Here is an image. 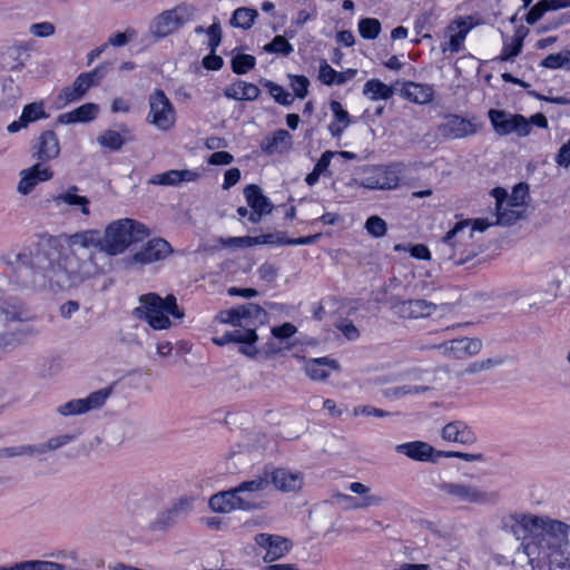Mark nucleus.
<instances>
[{
  "label": "nucleus",
  "instance_id": "1",
  "mask_svg": "<svg viewBox=\"0 0 570 570\" xmlns=\"http://www.w3.org/2000/svg\"><path fill=\"white\" fill-rule=\"evenodd\" d=\"M59 240L43 238L36 248H24L4 257L13 281L32 289L76 288L99 274L95 254L58 250Z\"/></svg>",
  "mask_w": 570,
  "mask_h": 570
},
{
  "label": "nucleus",
  "instance_id": "2",
  "mask_svg": "<svg viewBox=\"0 0 570 570\" xmlns=\"http://www.w3.org/2000/svg\"><path fill=\"white\" fill-rule=\"evenodd\" d=\"M267 490V476L257 474L237 487L220 491L209 498V508L218 513L257 511L266 507L263 493Z\"/></svg>",
  "mask_w": 570,
  "mask_h": 570
},
{
  "label": "nucleus",
  "instance_id": "3",
  "mask_svg": "<svg viewBox=\"0 0 570 570\" xmlns=\"http://www.w3.org/2000/svg\"><path fill=\"white\" fill-rule=\"evenodd\" d=\"M470 225V219H462L442 237L438 245L442 263L464 265L482 252L481 246L473 242L472 233L466 232Z\"/></svg>",
  "mask_w": 570,
  "mask_h": 570
},
{
  "label": "nucleus",
  "instance_id": "4",
  "mask_svg": "<svg viewBox=\"0 0 570 570\" xmlns=\"http://www.w3.org/2000/svg\"><path fill=\"white\" fill-rule=\"evenodd\" d=\"M139 306L134 308L132 315L146 321L154 330H166L171 326L169 315L174 320L183 321L185 313L179 308L175 295L161 297L156 293L144 294L139 297Z\"/></svg>",
  "mask_w": 570,
  "mask_h": 570
},
{
  "label": "nucleus",
  "instance_id": "5",
  "mask_svg": "<svg viewBox=\"0 0 570 570\" xmlns=\"http://www.w3.org/2000/svg\"><path fill=\"white\" fill-rule=\"evenodd\" d=\"M149 236L148 228L131 218L111 222L101 235V252L109 256L122 254L132 243L142 242Z\"/></svg>",
  "mask_w": 570,
  "mask_h": 570
},
{
  "label": "nucleus",
  "instance_id": "6",
  "mask_svg": "<svg viewBox=\"0 0 570 570\" xmlns=\"http://www.w3.org/2000/svg\"><path fill=\"white\" fill-rule=\"evenodd\" d=\"M539 523L535 541L523 542L520 546L530 563H533L542 554L547 556L549 550L559 549L563 543L568 542L570 525L567 523L548 517H542V522Z\"/></svg>",
  "mask_w": 570,
  "mask_h": 570
},
{
  "label": "nucleus",
  "instance_id": "7",
  "mask_svg": "<svg viewBox=\"0 0 570 570\" xmlns=\"http://www.w3.org/2000/svg\"><path fill=\"white\" fill-rule=\"evenodd\" d=\"M438 489L453 503L483 505L494 503L498 498L493 492L462 482L445 481Z\"/></svg>",
  "mask_w": 570,
  "mask_h": 570
},
{
  "label": "nucleus",
  "instance_id": "8",
  "mask_svg": "<svg viewBox=\"0 0 570 570\" xmlns=\"http://www.w3.org/2000/svg\"><path fill=\"white\" fill-rule=\"evenodd\" d=\"M149 112L147 121L159 130L167 131L174 127L176 121V111L166 94L156 89L149 95Z\"/></svg>",
  "mask_w": 570,
  "mask_h": 570
},
{
  "label": "nucleus",
  "instance_id": "9",
  "mask_svg": "<svg viewBox=\"0 0 570 570\" xmlns=\"http://www.w3.org/2000/svg\"><path fill=\"white\" fill-rule=\"evenodd\" d=\"M542 517L531 513L513 512L502 518V530L511 533L517 540L523 542L535 541L538 525Z\"/></svg>",
  "mask_w": 570,
  "mask_h": 570
},
{
  "label": "nucleus",
  "instance_id": "10",
  "mask_svg": "<svg viewBox=\"0 0 570 570\" xmlns=\"http://www.w3.org/2000/svg\"><path fill=\"white\" fill-rule=\"evenodd\" d=\"M194 12L195 8L187 4L166 10L155 18L150 31L157 38H164L184 26Z\"/></svg>",
  "mask_w": 570,
  "mask_h": 570
},
{
  "label": "nucleus",
  "instance_id": "11",
  "mask_svg": "<svg viewBox=\"0 0 570 570\" xmlns=\"http://www.w3.org/2000/svg\"><path fill=\"white\" fill-rule=\"evenodd\" d=\"M488 116L494 131L500 136L515 132L519 137H525L530 134V122L522 115H512L504 110L490 109Z\"/></svg>",
  "mask_w": 570,
  "mask_h": 570
},
{
  "label": "nucleus",
  "instance_id": "12",
  "mask_svg": "<svg viewBox=\"0 0 570 570\" xmlns=\"http://www.w3.org/2000/svg\"><path fill=\"white\" fill-rule=\"evenodd\" d=\"M194 499L183 497L177 499L170 507L160 511L149 523L151 531L164 532L174 527L179 520L187 517L193 510Z\"/></svg>",
  "mask_w": 570,
  "mask_h": 570
},
{
  "label": "nucleus",
  "instance_id": "13",
  "mask_svg": "<svg viewBox=\"0 0 570 570\" xmlns=\"http://www.w3.org/2000/svg\"><path fill=\"white\" fill-rule=\"evenodd\" d=\"M111 387L100 389L90 393L85 399H75L60 405L57 412L62 416H69L100 409L111 395Z\"/></svg>",
  "mask_w": 570,
  "mask_h": 570
},
{
  "label": "nucleus",
  "instance_id": "14",
  "mask_svg": "<svg viewBox=\"0 0 570 570\" xmlns=\"http://www.w3.org/2000/svg\"><path fill=\"white\" fill-rule=\"evenodd\" d=\"M364 174L357 185L367 189H394L400 183L397 171L391 166L367 167Z\"/></svg>",
  "mask_w": 570,
  "mask_h": 570
},
{
  "label": "nucleus",
  "instance_id": "15",
  "mask_svg": "<svg viewBox=\"0 0 570 570\" xmlns=\"http://www.w3.org/2000/svg\"><path fill=\"white\" fill-rule=\"evenodd\" d=\"M261 475L267 476V489L271 484L282 492H297L303 488L304 475L301 472H292L285 468H276L272 471L265 469Z\"/></svg>",
  "mask_w": 570,
  "mask_h": 570
},
{
  "label": "nucleus",
  "instance_id": "16",
  "mask_svg": "<svg viewBox=\"0 0 570 570\" xmlns=\"http://www.w3.org/2000/svg\"><path fill=\"white\" fill-rule=\"evenodd\" d=\"M522 187H523V185L520 184L518 187L514 188L513 198L507 203V206H504L505 197H507L505 191L501 188L493 189V195L497 199V203H495V210H497L495 224L497 225L511 226L521 218V212L519 209H513V208H509V207H519V204L515 202V199H517L515 194Z\"/></svg>",
  "mask_w": 570,
  "mask_h": 570
},
{
  "label": "nucleus",
  "instance_id": "17",
  "mask_svg": "<svg viewBox=\"0 0 570 570\" xmlns=\"http://www.w3.org/2000/svg\"><path fill=\"white\" fill-rule=\"evenodd\" d=\"M434 347L445 356L462 360L480 353L482 342L479 338L461 337L443 342Z\"/></svg>",
  "mask_w": 570,
  "mask_h": 570
},
{
  "label": "nucleus",
  "instance_id": "18",
  "mask_svg": "<svg viewBox=\"0 0 570 570\" xmlns=\"http://www.w3.org/2000/svg\"><path fill=\"white\" fill-rule=\"evenodd\" d=\"M481 125L471 119H465L459 115H449L445 121L440 126V132L452 139H462L475 135Z\"/></svg>",
  "mask_w": 570,
  "mask_h": 570
},
{
  "label": "nucleus",
  "instance_id": "19",
  "mask_svg": "<svg viewBox=\"0 0 570 570\" xmlns=\"http://www.w3.org/2000/svg\"><path fill=\"white\" fill-rule=\"evenodd\" d=\"M255 543L266 550L263 557L265 562H272L283 558L292 549V542L281 535L258 533L255 535Z\"/></svg>",
  "mask_w": 570,
  "mask_h": 570
},
{
  "label": "nucleus",
  "instance_id": "20",
  "mask_svg": "<svg viewBox=\"0 0 570 570\" xmlns=\"http://www.w3.org/2000/svg\"><path fill=\"white\" fill-rule=\"evenodd\" d=\"M68 245L67 252H77L81 254H89L95 252L92 249L101 252V233L98 229H86L68 235L66 237Z\"/></svg>",
  "mask_w": 570,
  "mask_h": 570
},
{
  "label": "nucleus",
  "instance_id": "21",
  "mask_svg": "<svg viewBox=\"0 0 570 570\" xmlns=\"http://www.w3.org/2000/svg\"><path fill=\"white\" fill-rule=\"evenodd\" d=\"M31 150L32 157L42 166L45 163L56 159L60 155V144L57 134L53 130L41 132L33 142Z\"/></svg>",
  "mask_w": 570,
  "mask_h": 570
},
{
  "label": "nucleus",
  "instance_id": "22",
  "mask_svg": "<svg viewBox=\"0 0 570 570\" xmlns=\"http://www.w3.org/2000/svg\"><path fill=\"white\" fill-rule=\"evenodd\" d=\"M36 316L17 299H0V323L9 325L11 323L31 322Z\"/></svg>",
  "mask_w": 570,
  "mask_h": 570
},
{
  "label": "nucleus",
  "instance_id": "23",
  "mask_svg": "<svg viewBox=\"0 0 570 570\" xmlns=\"http://www.w3.org/2000/svg\"><path fill=\"white\" fill-rule=\"evenodd\" d=\"M171 253L170 244L163 238H154L134 254L132 261L139 264H150L166 258Z\"/></svg>",
  "mask_w": 570,
  "mask_h": 570
},
{
  "label": "nucleus",
  "instance_id": "24",
  "mask_svg": "<svg viewBox=\"0 0 570 570\" xmlns=\"http://www.w3.org/2000/svg\"><path fill=\"white\" fill-rule=\"evenodd\" d=\"M53 173L41 164H35L28 169L20 171V180L18 183V191L22 195H28L41 181L50 180Z\"/></svg>",
  "mask_w": 570,
  "mask_h": 570
},
{
  "label": "nucleus",
  "instance_id": "25",
  "mask_svg": "<svg viewBox=\"0 0 570 570\" xmlns=\"http://www.w3.org/2000/svg\"><path fill=\"white\" fill-rule=\"evenodd\" d=\"M395 451L411 460L420 462H436V450L426 442L411 441L395 446Z\"/></svg>",
  "mask_w": 570,
  "mask_h": 570
},
{
  "label": "nucleus",
  "instance_id": "26",
  "mask_svg": "<svg viewBox=\"0 0 570 570\" xmlns=\"http://www.w3.org/2000/svg\"><path fill=\"white\" fill-rule=\"evenodd\" d=\"M79 188L77 186H69L66 190L52 196V202L56 207L62 208L68 206L71 209H79L81 214L88 216L90 214L89 204L90 200L86 196L78 194Z\"/></svg>",
  "mask_w": 570,
  "mask_h": 570
},
{
  "label": "nucleus",
  "instance_id": "27",
  "mask_svg": "<svg viewBox=\"0 0 570 570\" xmlns=\"http://www.w3.org/2000/svg\"><path fill=\"white\" fill-rule=\"evenodd\" d=\"M468 18H459L452 21L448 27V32L450 35V40L442 46V51H451V52H460L463 49V42L472 29V23L468 20Z\"/></svg>",
  "mask_w": 570,
  "mask_h": 570
},
{
  "label": "nucleus",
  "instance_id": "28",
  "mask_svg": "<svg viewBox=\"0 0 570 570\" xmlns=\"http://www.w3.org/2000/svg\"><path fill=\"white\" fill-rule=\"evenodd\" d=\"M395 312L404 318L428 317L436 311V305L425 299H407L397 303Z\"/></svg>",
  "mask_w": 570,
  "mask_h": 570
},
{
  "label": "nucleus",
  "instance_id": "29",
  "mask_svg": "<svg viewBox=\"0 0 570 570\" xmlns=\"http://www.w3.org/2000/svg\"><path fill=\"white\" fill-rule=\"evenodd\" d=\"M130 138V130L125 124H120L118 129H106L97 137L100 147L110 151H119Z\"/></svg>",
  "mask_w": 570,
  "mask_h": 570
},
{
  "label": "nucleus",
  "instance_id": "30",
  "mask_svg": "<svg viewBox=\"0 0 570 570\" xmlns=\"http://www.w3.org/2000/svg\"><path fill=\"white\" fill-rule=\"evenodd\" d=\"M306 375L313 381H324L330 376L331 371H340L336 360L330 357L309 358L304 366Z\"/></svg>",
  "mask_w": 570,
  "mask_h": 570
},
{
  "label": "nucleus",
  "instance_id": "31",
  "mask_svg": "<svg viewBox=\"0 0 570 570\" xmlns=\"http://www.w3.org/2000/svg\"><path fill=\"white\" fill-rule=\"evenodd\" d=\"M442 439L449 442L472 444L476 438L474 432L463 421L448 423L441 432Z\"/></svg>",
  "mask_w": 570,
  "mask_h": 570
},
{
  "label": "nucleus",
  "instance_id": "32",
  "mask_svg": "<svg viewBox=\"0 0 570 570\" xmlns=\"http://www.w3.org/2000/svg\"><path fill=\"white\" fill-rule=\"evenodd\" d=\"M200 177V174L196 170L190 169H171L158 175H155L150 178L149 183L153 185H163V186H177L183 181H196Z\"/></svg>",
  "mask_w": 570,
  "mask_h": 570
},
{
  "label": "nucleus",
  "instance_id": "33",
  "mask_svg": "<svg viewBox=\"0 0 570 570\" xmlns=\"http://www.w3.org/2000/svg\"><path fill=\"white\" fill-rule=\"evenodd\" d=\"M293 140L291 134L285 129H277L271 136H266L262 144L261 149L264 154H282L292 147Z\"/></svg>",
  "mask_w": 570,
  "mask_h": 570
},
{
  "label": "nucleus",
  "instance_id": "34",
  "mask_svg": "<svg viewBox=\"0 0 570 570\" xmlns=\"http://www.w3.org/2000/svg\"><path fill=\"white\" fill-rule=\"evenodd\" d=\"M98 111V105L94 102H87L69 112L59 115L57 118V122L61 125L89 122L97 117Z\"/></svg>",
  "mask_w": 570,
  "mask_h": 570
},
{
  "label": "nucleus",
  "instance_id": "35",
  "mask_svg": "<svg viewBox=\"0 0 570 570\" xmlns=\"http://www.w3.org/2000/svg\"><path fill=\"white\" fill-rule=\"evenodd\" d=\"M224 95L234 100L253 101L259 97L261 89L252 82L238 79L224 90Z\"/></svg>",
  "mask_w": 570,
  "mask_h": 570
},
{
  "label": "nucleus",
  "instance_id": "36",
  "mask_svg": "<svg viewBox=\"0 0 570 570\" xmlns=\"http://www.w3.org/2000/svg\"><path fill=\"white\" fill-rule=\"evenodd\" d=\"M91 88L86 81V78L79 75L70 87H65L60 90L57 101L61 107L66 105L80 100L86 92Z\"/></svg>",
  "mask_w": 570,
  "mask_h": 570
},
{
  "label": "nucleus",
  "instance_id": "37",
  "mask_svg": "<svg viewBox=\"0 0 570 570\" xmlns=\"http://www.w3.org/2000/svg\"><path fill=\"white\" fill-rule=\"evenodd\" d=\"M330 108L334 115L335 121L328 125V130L333 137L338 138L351 122L350 114L343 108L342 104L336 100L331 101Z\"/></svg>",
  "mask_w": 570,
  "mask_h": 570
},
{
  "label": "nucleus",
  "instance_id": "38",
  "mask_svg": "<svg viewBox=\"0 0 570 570\" xmlns=\"http://www.w3.org/2000/svg\"><path fill=\"white\" fill-rule=\"evenodd\" d=\"M244 195L247 205L252 209L264 210L265 213H272L273 204L269 199L263 195L259 186L255 184L247 185L244 189Z\"/></svg>",
  "mask_w": 570,
  "mask_h": 570
},
{
  "label": "nucleus",
  "instance_id": "39",
  "mask_svg": "<svg viewBox=\"0 0 570 570\" xmlns=\"http://www.w3.org/2000/svg\"><path fill=\"white\" fill-rule=\"evenodd\" d=\"M403 95L415 104H428L433 98V89L429 85L409 81L403 87Z\"/></svg>",
  "mask_w": 570,
  "mask_h": 570
},
{
  "label": "nucleus",
  "instance_id": "40",
  "mask_svg": "<svg viewBox=\"0 0 570 570\" xmlns=\"http://www.w3.org/2000/svg\"><path fill=\"white\" fill-rule=\"evenodd\" d=\"M333 498H335L338 502L346 503L348 508L354 509H363L368 507H376L383 502L382 497L377 494H367L362 498L360 501H356L355 498L344 494L341 492L334 493Z\"/></svg>",
  "mask_w": 570,
  "mask_h": 570
},
{
  "label": "nucleus",
  "instance_id": "41",
  "mask_svg": "<svg viewBox=\"0 0 570 570\" xmlns=\"http://www.w3.org/2000/svg\"><path fill=\"white\" fill-rule=\"evenodd\" d=\"M528 30L518 29L512 38L511 43H504L501 55L498 57L501 61H512L523 47V39Z\"/></svg>",
  "mask_w": 570,
  "mask_h": 570
},
{
  "label": "nucleus",
  "instance_id": "42",
  "mask_svg": "<svg viewBox=\"0 0 570 570\" xmlns=\"http://www.w3.org/2000/svg\"><path fill=\"white\" fill-rule=\"evenodd\" d=\"M257 17V10L247 7H240L233 12L229 22L235 28L248 30L252 28Z\"/></svg>",
  "mask_w": 570,
  "mask_h": 570
},
{
  "label": "nucleus",
  "instance_id": "43",
  "mask_svg": "<svg viewBox=\"0 0 570 570\" xmlns=\"http://www.w3.org/2000/svg\"><path fill=\"white\" fill-rule=\"evenodd\" d=\"M363 94L372 100H386L393 96V89L379 79H371L365 82Z\"/></svg>",
  "mask_w": 570,
  "mask_h": 570
},
{
  "label": "nucleus",
  "instance_id": "44",
  "mask_svg": "<svg viewBox=\"0 0 570 570\" xmlns=\"http://www.w3.org/2000/svg\"><path fill=\"white\" fill-rule=\"evenodd\" d=\"M430 387L423 384L405 383L399 386L389 387L383 391L385 397L401 399L410 394H419L429 391Z\"/></svg>",
  "mask_w": 570,
  "mask_h": 570
},
{
  "label": "nucleus",
  "instance_id": "45",
  "mask_svg": "<svg viewBox=\"0 0 570 570\" xmlns=\"http://www.w3.org/2000/svg\"><path fill=\"white\" fill-rule=\"evenodd\" d=\"M239 320L246 321L249 324L263 323L267 313L263 307L254 303H247L238 306Z\"/></svg>",
  "mask_w": 570,
  "mask_h": 570
},
{
  "label": "nucleus",
  "instance_id": "46",
  "mask_svg": "<svg viewBox=\"0 0 570 570\" xmlns=\"http://www.w3.org/2000/svg\"><path fill=\"white\" fill-rule=\"evenodd\" d=\"M259 82L268 89L269 95L274 98V100L277 104L285 107H288L293 104L294 98L292 97V95L278 83L267 79H261Z\"/></svg>",
  "mask_w": 570,
  "mask_h": 570
},
{
  "label": "nucleus",
  "instance_id": "47",
  "mask_svg": "<svg viewBox=\"0 0 570 570\" xmlns=\"http://www.w3.org/2000/svg\"><path fill=\"white\" fill-rule=\"evenodd\" d=\"M21 117L29 125L40 119H47L49 114L46 112L42 101H35L24 106Z\"/></svg>",
  "mask_w": 570,
  "mask_h": 570
},
{
  "label": "nucleus",
  "instance_id": "48",
  "mask_svg": "<svg viewBox=\"0 0 570 570\" xmlns=\"http://www.w3.org/2000/svg\"><path fill=\"white\" fill-rule=\"evenodd\" d=\"M540 65L548 69L566 68L570 70V50L550 53L541 61Z\"/></svg>",
  "mask_w": 570,
  "mask_h": 570
},
{
  "label": "nucleus",
  "instance_id": "49",
  "mask_svg": "<svg viewBox=\"0 0 570 570\" xmlns=\"http://www.w3.org/2000/svg\"><path fill=\"white\" fill-rule=\"evenodd\" d=\"M381 22L375 18H363L358 22V32L362 38L373 40L381 32Z\"/></svg>",
  "mask_w": 570,
  "mask_h": 570
},
{
  "label": "nucleus",
  "instance_id": "50",
  "mask_svg": "<svg viewBox=\"0 0 570 570\" xmlns=\"http://www.w3.org/2000/svg\"><path fill=\"white\" fill-rule=\"evenodd\" d=\"M232 70L236 75H245L256 65V59L252 55L238 53L232 58Z\"/></svg>",
  "mask_w": 570,
  "mask_h": 570
},
{
  "label": "nucleus",
  "instance_id": "51",
  "mask_svg": "<svg viewBox=\"0 0 570 570\" xmlns=\"http://www.w3.org/2000/svg\"><path fill=\"white\" fill-rule=\"evenodd\" d=\"M264 51L268 53H279L289 56L294 51V47L284 36H275L274 39L264 46Z\"/></svg>",
  "mask_w": 570,
  "mask_h": 570
},
{
  "label": "nucleus",
  "instance_id": "52",
  "mask_svg": "<svg viewBox=\"0 0 570 570\" xmlns=\"http://www.w3.org/2000/svg\"><path fill=\"white\" fill-rule=\"evenodd\" d=\"M365 229L373 237L380 238L386 234L387 225L383 218L374 215L366 219Z\"/></svg>",
  "mask_w": 570,
  "mask_h": 570
},
{
  "label": "nucleus",
  "instance_id": "53",
  "mask_svg": "<svg viewBox=\"0 0 570 570\" xmlns=\"http://www.w3.org/2000/svg\"><path fill=\"white\" fill-rule=\"evenodd\" d=\"M288 78L291 79V87L294 95L301 99L305 98L308 94V78L302 75H288Z\"/></svg>",
  "mask_w": 570,
  "mask_h": 570
},
{
  "label": "nucleus",
  "instance_id": "54",
  "mask_svg": "<svg viewBox=\"0 0 570 570\" xmlns=\"http://www.w3.org/2000/svg\"><path fill=\"white\" fill-rule=\"evenodd\" d=\"M232 343H256L258 336L255 328H237L229 331Z\"/></svg>",
  "mask_w": 570,
  "mask_h": 570
},
{
  "label": "nucleus",
  "instance_id": "55",
  "mask_svg": "<svg viewBox=\"0 0 570 570\" xmlns=\"http://www.w3.org/2000/svg\"><path fill=\"white\" fill-rule=\"evenodd\" d=\"M23 570H66L61 563L43 560H28L22 561Z\"/></svg>",
  "mask_w": 570,
  "mask_h": 570
},
{
  "label": "nucleus",
  "instance_id": "56",
  "mask_svg": "<svg viewBox=\"0 0 570 570\" xmlns=\"http://www.w3.org/2000/svg\"><path fill=\"white\" fill-rule=\"evenodd\" d=\"M206 33L209 38L208 47L210 49V52H216L222 41L220 22L217 19H215V21L206 29Z\"/></svg>",
  "mask_w": 570,
  "mask_h": 570
},
{
  "label": "nucleus",
  "instance_id": "57",
  "mask_svg": "<svg viewBox=\"0 0 570 570\" xmlns=\"http://www.w3.org/2000/svg\"><path fill=\"white\" fill-rule=\"evenodd\" d=\"M137 32L132 28H127L124 32H117L109 37L108 46L122 47L136 37Z\"/></svg>",
  "mask_w": 570,
  "mask_h": 570
},
{
  "label": "nucleus",
  "instance_id": "58",
  "mask_svg": "<svg viewBox=\"0 0 570 570\" xmlns=\"http://www.w3.org/2000/svg\"><path fill=\"white\" fill-rule=\"evenodd\" d=\"M335 327L348 340L356 341L360 332L352 321L344 318L335 324Z\"/></svg>",
  "mask_w": 570,
  "mask_h": 570
},
{
  "label": "nucleus",
  "instance_id": "59",
  "mask_svg": "<svg viewBox=\"0 0 570 570\" xmlns=\"http://www.w3.org/2000/svg\"><path fill=\"white\" fill-rule=\"evenodd\" d=\"M73 439L75 436L71 434H63L49 439L46 443H41V446L43 448V454L48 451H55L63 445H67Z\"/></svg>",
  "mask_w": 570,
  "mask_h": 570
},
{
  "label": "nucleus",
  "instance_id": "60",
  "mask_svg": "<svg viewBox=\"0 0 570 570\" xmlns=\"http://www.w3.org/2000/svg\"><path fill=\"white\" fill-rule=\"evenodd\" d=\"M216 320L219 323L230 324L233 326H242L243 325L239 320L238 306L230 308V309L220 311L217 314Z\"/></svg>",
  "mask_w": 570,
  "mask_h": 570
},
{
  "label": "nucleus",
  "instance_id": "61",
  "mask_svg": "<svg viewBox=\"0 0 570 570\" xmlns=\"http://www.w3.org/2000/svg\"><path fill=\"white\" fill-rule=\"evenodd\" d=\"M337 71L333 69L326 61L320 67L318 79L327 86L336 85Z\"/></svg>",
  "mask_w": 570,
  "mask_h": 570
},
{
  "label": "nucleus",
  "instance_id": "62",
  "mask_svg": "<svg viewBox=\"0 0 570 570\" xmlns=\"http://www.w3.org/2000/svg\"><path fill=\"white\" fill-rule=\"evenodd\" d=\"M297 332V327L292 323H284L279 326L272 327V334L278 340L292 337Z\"/></svg>",
  "mask_w": 570,
  "mask_h": 570
},
{
  "label": "nucleus",
  "instance_id": "63",
  "mask_svg": "<svg viewBox=\"0 0 570 570\" xmlns=\"http://www.w3.org/2000/svg\"><path fill=\"white\" fill-rule=\"evenodd\" d=\"M29 31L36 37H50L55 33V26L48 21L32 23Z\"/></svg>",
  "mask_w": 570,
  "mask_h": 570
},
{
  "label": "nucleus",
  "instance_id": "64",
  "mask_svg": "<svg viewBox=\"0 0 570 570\" xmlns=\"http://www.w3.org/2000/svg\"><path fill=\"white\" fill-rule=\"evenodd\" d=\"M556 163L564 168L570 166V139L560 147L556 156Z\"/></svg>",
  "mask_w": 570,
  "mask_h": 570
}]
</instances>
